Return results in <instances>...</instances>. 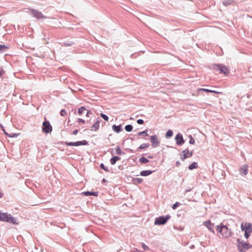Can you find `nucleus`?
<instances>
[{"label":"nucleus","instance_id":"f257e3e1","mask_svg":"<svg viewBox=\"0 0 252 252\" xmlns=\"http://www.w3.org/2000/svg\"><path fill=\"white\" fill-rule=\"evenodd\" d=\"M217 230L224 238H229L232 234L231 229H229L226 225H222V224L217 226Z\"/></svg>","mask_w":252,"mask_h":252},{"label":"nucleus","instance_id":"f03ea898","mask_svg":"<svg viewBox=\"0 0 252 252\" xmlns=\"http://www.w3.org/2000/svg\"><path fill=\"white\" fill-rule=\"evenodd\" d=\"M252 247L249 243L238 239L237 240V248L240 252H245Z\"/></svg>","mask_w":252,"mask_h":252},{"label":"nucleus","instance_id":"7ed1b4c3","mask_svg":"<svg viewBox=\"0 0 252 252\" xmlns=\"http://www.w3.org/2000/svg\"><path fill=\"white\" fill-rule=\"evenodd\" d=\"M0 220L12 224H17L16 220L10 214L0 212Z\"/></svg>","mask_w":252,"mask_h":252},{"label":"nucleus","instance_id":"20e7f679","mask_svg":"<svg viewBox=\"0 0 252 252\" xmlns=\"http://www.w3.org/2000/svg\"><path fill=\"white\" fill-rule=\"evenodd\" d=\"M241 229L245 231V237L248 239L252 231V224L250 223H242L241 225Z\"/></svg>","mask_w":252,"mask_h":252},{"label":"nucleus","instance_id":"39448f33","mask_svg":"<svg viewBox=\"0 0 252 252\" xmlns=\"http://www.w3.org/2000/svg\"><path fill=\"white\" fill-rule=\"evenodd\" d=\"M170 218L169 215H167L165 217H159L155 220V224L157 225H162L165 224L167 220Z\"/></svg>","mask_w":252,"mask_h":252},{"label":"nucleus","instance_id":"423d86ee","mask_svg":"<svg viewBox=\"0 0 252 252\" xmlns=\"http://www.w3.org/2000/svg\"><path fill=\"white\" fill-rule=\"evenodd\" d=\"M192 154V151H189L188 149H186L180 154V158L184 161L186 158L191 157Z\"/></svg>","mask_w":252,"mask_h":252},{"label":"nucleus","instance_id":"0eeeda50","mask_svg":"<svg viewBox=\"0 0 252 252\" xmlns=\"http://www.w3.org/2000/svg\"><path fill=\"white\" fill-rule=\"evenodd\" d=\"M42 128V130L46 133L51 132L52 130V127L50 123L47 121L43 123Z\"/></svg>","mask_w":252,"mask_h":252},{"label":"nucleus","instance_id":"6e6552de","mask_svg":"<svg viewBox=\"0 0 252 252\" xmlns=\"http://www.w3.org/2000/svg\"><path fill=\"white\" fill-rule=\"evenodd\" d=\"M30 11L32 15L37 19H39L46 18V17L44 16L40 11H38L35 9H31L30 10Z\"/></svg>","mask_w":252,"mask_h":252},{"label":"nucleus","instance_id":"1a4fd4ad","mask_svg":"<svg viewBox=\"0 0 252 252\" xmlns=\"http://www.w3.org/2000/svg\"><path fill=\"white\" fill-rule=\"evenodd\" d=\"M88 142L86 140H83L81 141H77L76 142H66L65 144L67 146H79L81 145H87Z\"/></svg>","mask_w":252,"mask_h":252},{"label":"nucleus","instance_id":"9d476101","mask_svg":"<svg viewBox=\"0 0 252 252\" xmlns=\"http://www.w3.org/2000/svg\"><path fill=\"white\" fill-rule=\"evenodd\" d=\"M216 70H219L220 73H223L225 75L229 73V71L227 67L221 64L217 65Z\"/></svg>","mask_w":252,"mask_h":252},{"label":"nucleus","instance_id":"9b49d317","mask_svg":"<svg viewBox=\"0 0 252 252\" xmlns=\"http://www.w3.org/2000/svg\"><path fill=\"white\" fill-rule=\"evenodd\" d=\"M151 141L152 143V146L153 147H156L158 146L159 142L157 139L156 135H152L151 136Z\"/></svg>","mask_w":252,"mask_h":252},{"label":"nucleus","instance_id":"f8f14e48","mask_svg":"<svg viewBox=\"0 0 252 252\" xmlns=\"http://www.w3.org/2000/svg\"><path fill=\"white\" fill-rule=\"evenodd\" d=\"M177 144L181 145L184 143L185 141L183 138V136L181 134H178L175 137Z\"/></svg>","mask_w":252,"mask_h":252},{"label":"nucleus","instance_id":"ddd939ff","mask_svg":"<svg viewBox=\"0 0 252 252\" xmlns=\"http://www.w3.org/2000/svg\"><path fill=\"white\" fill-rule=\"evenodd\" d=\"M248 165H243L240 169V174L242 175H246L248 173Z\"/></svg>","mask_w":252,"mask_h":252},{"label":"nucleus","instance_id":"4468645a","mask_svg":"<svg viewBox=\"0 0 252 252\" xmlns=\"http://www.w3.org/2000/svg\"><path fill=\"white\" fill-rule=\"evenodd\" d=\"M99 127V121L97 120L94 125L92 126L91 130L92 131H96Z\"/></svg>","mask_w":252,"mask_h":252},{"label":"nucleus","instance_id":"2eb2a0df","mask_svg":"<svg viewBox=\"0 0 252 252\" xmlns=\"http://www.w3.org/2000/svg\"><path fill=\"white\" fill-rule=\"evenodd\" d=\"M204 225H205L209 230H210L211 231L214 232V230L212 228V224L211 223V221L210 220L206 221L204 222Z\"/></svg>","mask_w":252,"mask_h":252},{"label":"nucleus","instance_id":"dca6fc26","mask_svg":"<svg viewBox=\"0 0 252 252\" xmlns=\"http://www.w3.org/2000/svg\"><path fill=\"white\" fill-rule=\"evenodd\" d=\"M198 91H204V92H208V93H215L216 94H221V93L220 92L211 90H209V89H204V88H200L198 89Z\"/></svg>","mask_w":252,"mask_h":252},{"label":"nucleus","instance_id":"f3484780","mask_svg":"<svg viewBox=\"0 0 252 252\" xmlns=\"http://www.w3.org/2000/svg\"><path fill=\"white\" fill-rule=\"evenodd\" d=\"M112 129L114 131H115L117 133L120 132L122 130L121 125L118 126L116 125H113L112 126Z\"/></svg>","mask_w":252,"mask_h":252},{"label":"nucleus","instance_id":"a211bd4d","mask_svg":"<svg viewBox=\"0 0 252 252\" xmlns=\"http://www.w3.org/2000/svg\"><path fill=\"white\" fill-rule=\"evenodd\" d=\"M120 159L121 158L120 157L115 156L110 159V163L112 165H114L116 163L117 161L120 160Z\"/></svg>","mask_w":252,"mask_h":252},{"label":"nucleus","instance_id":"6ab92c4d","mask_svg":"<svg viewBox=\"0 0 252 252\" xmlns=\"http://www.w3.org/2000/svg\"><path fill=\"white\" fill-rule=\"evenodd\" d=\"M152 173L151 170H144L140 172V175L143 176H147L150 175Z\"/></svg>","mask_w":252,"mask_h":252},{"label":"nucleus","instance_id":"aec40b11","mask_svg":"<svg viewBox=\"0 0 252 252\" xmlns=\"http://www.w3.org/2000/svg\"><path fill=\"white\" fill-rule=\"evenodd\" d=\"M83 193L86 196L93 195L97 196L98 195V193L96 192L85 191Z\"/></svg>","mask_w":252,"mask_h":252},{"label":"nucleus","instance_id":"412c9836","mask_svg":"<svg viewBox=\"0 0 252 252\" xmlns=\"http://www.w3.org/2000/svg\"><path fill=\"white\" fill-rule=\"evenodd\" d=\"M197 167V163L195 162H193L191 164H190L189 166V170H192L193 169H195Z\"/></svg>","mask_w":252,"mask_h":252},{"label":"nucleus","instance_id":"4be33fe9","mask_svg":"<svg viewBox=\"0 0 252 252\" xmlns=\"http://www.w3.org/2000/svg\"><path fill=\"white\" fill-rule=\"evenodd\" d=\"M86 110V109L85 107H81L78 109V113L79 115H81L83 114L85 112Z\"/></svg>","mask_w":252,"mask_h":252},{"label":"nucleus","instance_id":"5701e85b","mask_svg":"<svg viewBox=\"0 0 252 252\" xmlns=\"http://www.w3.org/2000/svg\"><path fill=\"white\" fill-rule=\"evenodd\" d=\"M8 47L4 45H0V53L5 51Z\"/></svg>","mask_w":252,"mask_h":252},{"label":"nucleus","instance_id":"b1692460","mask_svg":"<svg viewBox=\"0 0 252 252\" xmlns=\"http://www.w3.org/2000/svg\"><path fill=\"white\" fill-rule=\"evenodd\" d=\"M132 129H133V126L131 125H126L125 126V130L126 131H128V132L131 131Z\"/></svg>","mask_w":252,"mask_h":252},{"label":"nucleus","instance_id":"393cba45","mask_svg":"<svg viewBox=\"0 0 252 252\" xmlns=\"http://www.w3.org/2000/svg\"><path fill=\"white\" fill-rule=\"evenodd\" d=\"M139 160L140 162L142 163H146L149 162V160L145 158V157H142L140 158Z\"/></svg>","mask_w":252,"mask_h":252},{"label":"nucleus","instance_id":"a878e982","mask_svg":"<svg viewBox=\"0 0 252 252\" xmlns=\"http://www.w3.org/2000/svg\"><path fill=\"white\" fill-rule=\"evenodd\" d=\"M172 135H173V131L171 130H168L166 133V137H170L172 136Z\"/></svg>","mask_w":252,"mask_h":252},{"label":"nucleus","instance_id":"bb28decb","mask_svg":"<svg viewBox=\"0 0 252 252\" xmlns=\"http://www.w3.org/2000/svg\"><path fill=\"white\" fill-rule=\"evenodd\" d=\"M149 144H147V143H143L142 144H141L140 147H139V149H144L146 148H147L148 147H149Z\"/></svg>","mask_w":252,"mask_h":252},{"label":"nucleus","instance_id":"cd10ccee","mask_svg":"<svg viewBox=\"0 0 252 252\" xmlns=\"http://www.w3.org/2000/svg\"><path fill=\"white\" fill-rule=\"evenodd\" d=\"M133 181L136 184H140L142 182L143 179L140 178H135L133 179Z\"/></svg>","mask_w":252,"mask_h":252},{"label":"nucleus","instance_id":"c85d7f7f","mask_svg":"<svg viewBox=\"0 0 252 252\" xmlns=\"http://www.w3.org/2000/svg\"><path fill=\"white\" fill-rule=\"evenodd\" d=\"M101 117L105 121H108L109 120L108 117L106 116V115L101 113L100 114Z\"/></svg>","mask_w":252,"mask_h":252},{"label":"nucleus","instance_id":"c756f323","mask_svg":"<svg viewBox=\"0 0 252 252\" xmlns=\"http://www.w3.org/2000/svg\"><path fill=\"white\" fill-rule=\"evenodd\" d=\"M189 143L190 144H194L195 143V140L193 138V137H192V136L190 135L189 136Z\"/></svg>","mask_w":252,"mask_h":252},{"label":"nucleus","instance_id":"7c9ffc66","mask_svg":"<svg viewBox=\"0 0 252 252\" xmlns=\"http://www.w3.org/2000/svg\"><path fill=\"white\" fill-rule=\"evenodd\" d=\"M116 152L117 154L119 155H121L122 153V152L119 147H118L116 149Z\"/></svg>","mask_w":252,"mask_h":252},{"label":"nucleus","instance_id":"2f4dec72","mask_svg":"<svg viewBox=\"0 0 252 252\" xmlns=\"http://www.w3.org/2000/svg\"><path fill=\"white\" fill-rule=\"evenodd\" d=\"M180 205V203L177 202L174 204L173 205L172 208L173 209L175 210L176 208Z\"/></svg>","mask_w":252,"mask_h":252},{"label":"nucleus","instance_id":"473e14b6","mask_svg":"<svg viewBox=\"0 0 252 252\" xmlns=\"http://www.w3.org/2000/svg\"><path fill=\"white\" fill-rule=\"evenodd\" d=\"M60 115L62 116H66L67 115V113H66V111L64 109H62L61 111Z\"/></svg>","mask_w":252,"mask_h":252},{"label":"nucleus","instance_id":"72a5a7b5","mask_svg":"<svg viewBox=\"0 0 252 252\" xmlns=\"http://www.w3.org/2000/svg\"><path fill=\"white\" fill-rule=\"evenodd\" d=\"M142 247L145 251H147L149 250V247L146 246L145 244L142 243L141 244Z\"/></svg>","mask_w":252,"mask_h":252},{"label":"nucleus","instance_id":"f704fd0d","mask_svg":"<svg viewBox=\"0 0 252 252\" xmlns=\"http://www.w3.org/2000/svg\"><path fill=\"white\" fill-rule=\"evenodd\" d=\"M138 135H143V134H145L146 136H148V134L147 133V131H142V132H140L138 133Z\"/></svg>","mask_w":252,"mask_h":252},{"label":"nucleus","instance_id":"c9c22d12","mask_svg":"<svg viewBox=\"0 0 252 252\" xmlns=\"http://www.w3.org/2000/svg\"><path fill=\"white\" fill-rule=\"evenodd\" d=\"M100 166L101 168L103 169L105 171H108V169L106 168L105 167V166H104V164L103 163H101L100 164Z\"/></svg>","mask_w":252,"mask_h":252},{"label":"nucleus","instance_id":"e433bc0d","mask_svg":"<svg viewBox=\"0 0 252 252\" xmlns=\"http://www.w3.org/2000/svg\"><path fill=\"white\" fill-rule=\"evenodd\" d=\"M5 73V71L2 68H0V76H2Z\"/></svg>","mask_w":252,"mask_h":252},{"label":"nucleus","instance_id":"4c0bfd02","mask_svg":"<svg viewBox=\"0 0 252 252\" xmlns=\"http://www.w3.org/2000/svg\"><path fill=\"white\" fill-rule=\"evenodd\" d=\"M137 123L139 125H142L144 123V121L142 119H139L137 121Z\"/></svg>","mask_w":252,"mask_h":252},{"label":"nucleus","instance_id":"58836bf2","mask_svg":"<svg viewBox=\"0 0 252 252\" xmlns=\"http://www.w3.org/2000/svg\"><path fill=\"white\" fill-rule=\"evenodd\" d=\"M78 123H81L82 124H84L85 123V120H84L82 119H78Z\"/></svg>","mask_w":252,"mask_h":252},{"label":"nucleus","instance_id":"ea45409f","mask_svg":"<svg viewBox=\"0 0 252 252\" xmlns=\"http://www.w3.org/2000/svg\"><path fill=\"white\" fill-rule=\"evenodd\" d=\"M78 130H77V129L74 130L73 131L72 134H73V135H76V134H77V133H78Z\"/></svg>","mask_w":252,"mask_h":252},{"label":"nucleus","instance_id":"a19ab883","mask_svg":"<svg viewBox=\"0 0 252 252\" xmlns=\"http://www.w3.org/2000/svg\"><path fill=\"white\" fill-rule=\"evenodd\" d=\"M91 114V111L90 110H87L86 116L89 117V115Z\"/></svg>","mask_w":252,"mask_h":252},{"label":"nucleus","instance_id":"79ce46f5","mask_svg":"<svg viewBox=\"0 0 252 252\" xmlns=\"http://www.w3.org/2000/svg\"><path fill=\"white\" fill-rule=\"evenodd\" d=\"M176 164L177 166H179V165H180V162L179 161H177Z\"/></svg>","mask_w":252,"mask_h":252},{"label":"nucleus","instance_id":"37998d69","mask_svg":"<svg viewBox=\"0 0 252 252\" xmlns=\"http://www.w3.org/2000/svg\"><path fill=\"white\" fill-rule=\"evenodd\" d=\"M2 194L0 192V198L2 197Z\"/></svg>","mask_w":252,"mask_h":252}]
</instances>
